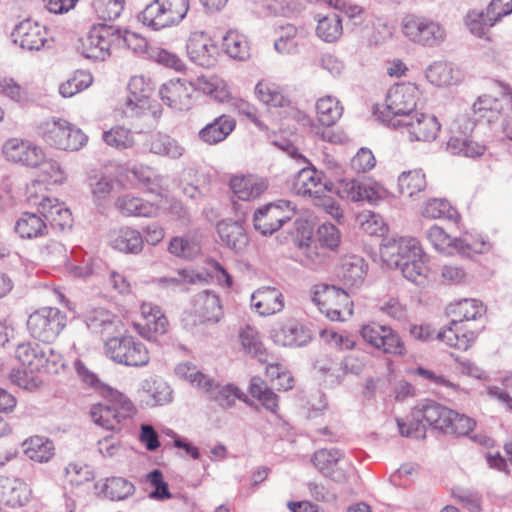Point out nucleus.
Listing matches in <instances>:
<instances>
[{"label": "nucleus", "mask_w": 512, "mask_h": 512, "mask_svg": "<svg viewBox=\"0 0 512 512\" xmlns=\"http://www.w3.org/2000/svg\"><path fill=\"white\" fill-rule=\"evenodd\" d=\"M294 228L289 257L301 266L317 270L327 263L330 252L338 251L341 233L334 224H321L314 235L310 223L299 218Z\"/></svg>", "instance_id": "f257e3e1"}, {"label": "nucleus", "mask_w": 512, "mask_h": 512, "mask_svg": "<svg viewBox=\"0 0 512 512\" xmlns=\"http://www.w3.org/2000/svg\"><path fill=\"white\" fill-rule=\"evenodd\" d=\"M3 154L8 161L20 163L27 167H39L42 175L31 182L27 189L50 190L48 185L59 184L64 180L58 162L47 160L41 147L28 141L10 139L3 145Z\"/></svg>", "instance_id": "f03ea898"}, {"label": "nucleus", "mask_w": 512, "mask_h": 512, "mask_svg": "<svg viewBox=\"0 0 512 512\" xmlns=\"http://www.w3.org/2000/svg\"><path fill=\"white\" fill-rule=\"evenodd\" d=\"M451 409L440 403L426 399L414 408L407 418H397V426L402 436L424 439L427 427L444 433V424L450 419Z\"/></svg>", "instance_id": "7ed1b4c3"}, {"label": "nucleus", "mask_w": 512, "mask_h": 512, "mask_svg": "<svg viewBox=\"0 0 512 512\" xmlns=\"http://www.w3.org/2000/svg\"><path fill=\"white\" fill-rule=\"evenodd\" d=\"M15 357L25 373L58 374L65 367L63 356L50 344L26 342L16 347Z\"/></svg>", "instance_id": "20e7f679"}, {"label": "nucleus", "mask_w": 512, "mask_h": 512, "mask_svg": "<svg viewBox=\"0 0 512 512\" xmlns=\"http://www.w3.org/2000/svg\"><path fill=\"white\" fill-rule=\"evenodd\" d=\"M420 92L414 83H401L392 86L386 95L385 106L375 111L378 118L393 128L394 122L410 119L415 113Z\"/></svg>", "instance_id": "39448f33"}, {"label": "nucleus", "mask_w": 512, "mask_h": 512, "mask_svg": "<svg viewBox=\"0 0 512 512\" xmlns=\"http://www.w3.org/2000/svg\"><path fill=\"white\" fill-rule=\"evenodd\" d=\"M37 133L45 143L60 150L77 151L88 141L87 135L80 128L61 118L41 123Z\"/></svg>", "instance_id": "423d86ee"}, {"label": "nucleus", "mask_w": 512, "mask_h": 512, "mask_svg": "<svg viewBox=\"0 0 512 512\" xmlns=\"http://www.w3.org/2000/svg\"><path fill=\"white\" fill-rule=\"evenodd\" d=\"M189 0H153L138 15V20L152 30L179 24L187 15Z\"/></svg>", "instance_id": "0eeeda50"}, {"label": "nucleus", "mask_w": 512, "mask_h": 512, "mask_svg": "<svg viewBox=\"0 0 512 512\" xmlns=\"http://www.w3.org/2000/svg\"><path fill=\"white\" fill-rule=\"evenodd\" d=\"M105 352L115 363L130 367H144L150 361L147 347L131 335L108 339L105 343Z\"/></svg>", "instance_id": "6e6552de"}, {"label": "nucleus", "mask_w": 512, "mask_h": 512, "mask_svg": "<svg viewBox=\"0 0 512 512\" xmlns=\"http://www.w3.org/2000/svg\"><path fill=\"white\" fill-rule=\"evenodd\" d=\"M114 32L117 26L108 23L93 24L88 33L79 39L78 52L92 61H105L111 55L114 47Z\"/></svg>", "instance_id": "1a4fd4ad"}, {"label": "nucleus", "mask_w": 512, "mask_h": 512, "mask_svg": "<svg viewBox=\"0 0 512 512\" xmlns=\"http://www.w3.org/2000/svg\"><path fill=\"white\" fill-rule=\"evenodd\" d=\"M66 314L56 307H43L28 317L27 329L40 342L50 344L66 326Z\"/></svg>", "instance_id": "9d476101"}, {"label": "nucleus", "mask_w": 512, "mask_h": 512, "mask_svg": "<svg viewBox=\"0 0 512 512\" xmlns=\"http://www.w3.org/2000/svg\"><path fill=\"white\" fill-rule=\"evenodd\" d=\"M297 213V206L289 200H277L258 208L254 212L253 226L262 235H272Z\"/></svg>", "instance_id": "9b49d317"}, {"label": "nucleus", "mask_w": 512, "mask_h": 512, "mask_svg": "<svg viewBox=\"0 0 512 512\" xmlns=\"http://www.w3.org/2000/svg\"><path fill=\"white\" fill-rule=\"evenodd\" d=\"M129 96L125 102L124 113L127 117H148L153 121L161 116V109L157 105H152L150 96L152 87L146 82L143 76H134L128 83Z\"/></svg>", "instance_id": "f8f14e48"}, {"label": "nucleus", "mask_w": 512, "mask_h": 512, "mask_svg": "<svg viewBox=\"0 0 512 512\" xmlns=\"http://www.w3.org/2000/svg\"><path fill=\"white\" fill-rule=\"evenodd\" d=\"M402 30L411 41L423 46L434 47L445 39V29L437 22L415 15H407Z\"/></svg>", "instance_id": "ddd939ff"}, {"label": "nucleus", "mask_w": 512, "mask_h": 512, "mask_svg": "<svg viewBox=\"0 0 512 512\" xmlns=\"http://www.w3.org/2000/svg\"><path fill=\"white\" fill-rule=\"evenodd\" d=\"M422 248L415 238L403 236H386L381 240L380 255L390 268L402 264L405 260L420 255Z\"/></svg>", "instance_id": "4468645a"}, {"label": "nucleus", "mask_w": 512, "mask_h": 512, "mask_svg": "<svg viewBox=\"0 0 512 512\" xmlns=\"http://www.w3.org/2000/svg\"><path fill=\"white\" fill-rule=\"evenodd\" d=\"M360 334L365 342L386 354L403 356L406 353L404 342L391 327L371 323L361 328Z\"/></svg>", "instance_id": "2eb2a0df"}, {"label": "nucleus", "mask_w": 512, "mask_h": 512, "mask_svg": "<svg viewBox=\"0 0 512 512\" xmlns=\"http://www.w3.org/2000/svg\"><path fill=\"white\" fill-rule=\"evenodd\" d=\"M342 458L343 453L339 449H319L313 454L311 461L325 477L337 483H344L353 468Z\"/></svg>", "instance_id": "dca6fc26"}, {"label": "nucleus", "mask_w": 512, "mask_h": 512, "mask_svg": "<svg viewBox=\"0 0 512 512\" xmlns=\"http://www.w3.org/2000/svg\"><path fill=\"white\" fill-rule=\"evenodd\" d=\"M195 88L185 79H171L163 83L159 89L161 100L170 108L178 111H187L193 105L192 95Z\"/></svg>", "instance_id": "f3484780"}, {"label": "nucleus", "mask_w": 512, "mask_h": 512, "mask_svg": "<svg viewBox=\"0 0 512 512\" xmlns=\"http://www.w3.org/2000/svg\"><path fill=\"white\" fill-rule=\"evenodd\" d=\"M39 199V194H33L29 201H33L38 205V213L41 214L45 222L50 223L51 226L64 230L72 227V214L70 209L64 202H60L57 198L44 196Z\"/></svg>", "instance_id": "a211bd4d"}, {"label": "nucleus", "mask_w": 512, "mask_h": 512, "mask_svg": "<svg viewBox=\"0 0 512 512\" xmlns=\"http://www.w3.org/2000/svg\"><path fill=\"white\" fill-rule=\"evenodd\" d=\"M402 127L407 128L411 141H432L436 139L441 125L434 115L415 112L410 119L393 123L394 129Z\"/></svg>", "instance_id": "6ab92c4d"}, {"label": "nucleus", "mask_w": 512, "mask_h": 512, "mask_svg": "<svg viewBox=\"0 0 512 512\" xmlns=\"http://www.w3.org/2000/svg\"><path fill=\"white\" fill-rule=\"evenodd\" d=\"M189 59L204 68H210L217 62V46L213 40L202 31L190 34L186 44Z\"/></svg>", "instance_id": "aec40b11"}, {"label": "nucleus", "mask_w": 512, "mask_h": 512, "mask_svg": "<svg viewBox=\"0 0 512 512\" xmlns=\"http://www.w3.org/2000/svg\"><path fill=\"white\" fill-rule=\"evenodd\" d=\"M11 37L13 42L22 49L38 51L44 47L47 41V29L38 22L25 19L15 25Z\"/></svg>", "instance_id": "412c9836"}, {"label": "nucleus", "mask_w": 512, "mask_h": 512, "mask_svg": "<svg viewBox=\"0 0 512 512\" xmlns=\"http://www.w3.org/2000/svg\"><path fill=\"white\" fill-rule=\"evenodd\" d=\"M426 236L436 249H443L445 245L452 246L459 254L469 258L473 254L483 253L486 246L484 241L472 244L466 237L451 239L444 229L437 225L431 226L427 230Z\"/></svg>", "instance_id": "4be33fe9"}, {"label": "nucleus", "mask_w": 512, "mask_h": 512, "mask_svg": "<svg viewBox=\"0 0 512 512\" xmlns=\"http://www.w3.org/2000/svg\"><path fill=\"white\" fill-rule=\"evenodd\" d=\"M271 337L277 345L302 347L312 340L313 334L303 323L290 319L273 329Z\"/></svg>", "instance_id": "5701e85b"}, {"label": "nucleus", "mask_w": 512, "mask_h": 512, "mask_svg": "<svg viewBox=\"0 0 512 512\" xmlns=\"http://www.w3.org/2000/svg\"><path fill=\"white\" fill-rule=\"evenodd\" d=\"M216 230L222 245L226 248L237 254L243 253L247 248L249 238L241 221L221 220L217 223Z\"/></svg>", "instance_id": "b1692460"}, {"label": "nucleus", "mask_w": 512, "mask_h": 512, "mask_svg": "<svg viewBox=\"0 0 512 512\" xmlns=\"http://www.w3.org/2000/svg\"><path fill=\"white\" fill-rule=\"evenodd\" d=\"M251 308L260 316L278 313L284 308L283 294L275 287H260L251 294Z\"/></svg>", "instance_id": "393cba45"}, {"label": "nucleus", "mask_w": 512, "mask_h": 512, "mask_svg": "<svg viewBox=\"0 0 512 512\" xmlns=\"http://www.w3.org/2000/svg\"><path fill=\"white\" fill-rule=\"evenodd\" d=\"M235 127V119L229 115L222 114L199 130L198 139L207 145H216L223 142L233 132Z\"/></svg>", "instance_id": "a878e982"}, {"label": "nucleus", "mask_w": 512, "mask_h": 512, "mask_svg": "<svg viewBox=\"0 0 512 512\" xmlns=\"http://www.w3.org/2000/svg\"><path fill=\"white\" fill-rule=\"evenodd\" d=\"M477 337V333L464 324L460 325L459 320H451L449 326L440 330L437 338L448 346L459 350H467Z\"/></svg>", "instance_id": "bb28decb"}, {"label": "nucleus", "mask_w": 512, "mask_h": 512, "mask_svg": "<svg viewBox=\"0 0 512 512\" xmlns=\"http://www.w3.org/2000/svg\"><path fill=\"white\" fill-rule=\"evenodd\" d=\"M31 495L28 485L18 478L0 477V501L10 507L24 506Z\"/></svg>", "instance_id": "cd10ccee"}, {"label": "nucleus", "mask_w": 512, "mask_h": 512, "mask_svg": "<svg viewBox=\"0 0 512 512\" xmlns=\"http://www.w3.org/2000/svg\"><path fill=\"white\" fill-rule=\"evenodd\" d=\"M85 183L91 192H119L127 189V175L106 174L101 170H90L87 173Z\"/></svg>", "instance_id": "c85d7f7f"}, {"label": "nucleus", "mask_w": 512, "mask_h": 512, "mask_svg": "<svg viewBox=\"0 0 512 512\" xmlns=\"http://www.w3.org/2000/svg\"><path fill=\"white\" fill-rule=\"evenodd\" d=\"M211 388L203 387L202 391L209 395V398L218 403L224 409L231 408L235 405L237 399L245 402L249 406H254V402L234 384L220 385L210 378Z\"/></svg>", "instance_id": "c756f323"}, {"label": "nucleus", "mask_w": 512, "mask_h": 512, "mask_svg": "<svg viewBox=\"0 0 512 512\" xmlns=\"http://www.w3.org/2000/svg\"><path fill=\"white\" fill-rule=\"evenodd\" d=\"M194 310L203 321L219 322L224 315L219 296L210 290L195 295Z\"/></svg>", "instance_id": "7c9ffc66"}, {"label": "nucleus", "mask_w": 512, "mask_h": 512, "mask_svg": "<svg viewBox=\"0 0 512 512\" xmlns=\"http://www.w3.org/2000/svg\"><path fill=\"white\" fill-rule=\"evenodd\" d=\"M311 300L318 307L320 312H324V308L332 304L346 305L349 300V295L340 287L320 283L313 287Z\"/></svg>", "instance_id": "2f4dec72"}, {"label": "nucleus", "mask_w": 512, "mask_h": 512, "mask_svg": "<svg viewBox=\"0 0 512 512\" xmlns=\"http://www.w3.org/2000/svg\"><path fill=\"white\" fill-rule=\"evenodd\" d=\"M15 232L22 239H35L48 233L47 224L37 212H23L15 223Z\"/></svg>", "instance_id": "473e14b6"}, {"label": "nucleus", "mask_w": 512, "mask_h": 512, "mask_svg": "<svg viewBox=\"0 0 512 512\" xmlns=\"http://www.w3.org/2000/svg\"><path fill=\"white\" fill-rule=\"evenodd\" d=\"M368 265L363 257L350 255L342 260L338 276L345 285L350 287L358 286L367 274Z\"/></svg>", "instance_id": "72a5a7b5"}, {"label": "nucleus", "mask_w": 512, "mask_h": 512, "mask_svg": "<svg viewBox=\"0 0 512 512\" xmlns=\"http://www.w3.org/2000/svg\"><path fill=\"white\" fill-rule=\"evenodd\" d=\"M112 247L125 254H139L144 247V237L136 229L122 227L112 240Z\"/></svg>", "instance_id": "f704fd0d"}, {"label": "nucleus", "mask_w": 512, "mask_h": 512, "mask_svg": "<svg viewBox=\"0 0 512 512\" xmlns=\"http://www.w3.org/2000/svg\"><path fill=\"white\" fill-rule=\"evenodd\" d=\"M143 392L146 394V405L151 407L168 404L173 399V390L160 378L146 380L143 383Z\"/></svg>", "instance_id": "c9c22d12"}, {"label": "nucleus", "mask_w": 512, "mask_h": 512, "mask_svg": "<svg viewBox=\"0 0 512 512\" xmlns=\"http://www.w3.org/2000/svg\"><path fill=\"white\" fill-rule=\"evenodd\" d=\"M239 340L242 349L251 357L256 358L259 362H267V351L263 346L258 331L247 325L239 332Z\"/></svg>", "instance_id": "e433bc0d"}, {"label": "nucleus", "mask_w": 512, "mask_h": 512, "mask_svg": "<svg viewBox=\"0 0 512 512\" xmlns=\"http://www.w3.org/2000/svg\"><path fill=\"white\" fill-rule=\"evenodd\" d=\"M25 455L36 462H48L53 456L54 445L51 440L42 436H33L23 442Z\"/></svg>", "instance_id": "4c0bfd02"}, {"label": "nucleus", "mask_w": 512, "mask_h": 512, "mask_svg": "<svg viewBox=\"0 0 512 512\" xmlns=\"http://www.w3.org/2000/svg\"><path fill=\"white\" fill-rule=\"evenodd\" d=\"M231 192H266L268 180L257 174H234L229 179Z\"/></svg>", "instance_id": "58836bf2"}, {"label": "nucleus", "mask_w": 512, "mask_h": 512, "mask_svg": "<svg viewBox=\"0 0 512 512\" xmlns=\"http://www.w3.org/2000/svg\"><path fill=\"white\" fill-rule=\"evenodd\" d=\"M422 215L428 219H447L457 222L460 215L445 198L429 199L422 208Z\"/></svg>", "instance_id": "ea45409f"}, {"label": "nucleus", "mask_w": 512, "mask_h": 512, "mask_svg": "<svg viewBox=\"0 0 512 512\" xmlns=\"http://www.w3.org/2000/svg\"><path fill=\"white\" fill-rule=\"evenodd\" d=\"M223 48L229 57L245 61L250 57V47L246 37L236 30H229L223 36Z\"/></svg>", "instance_id": "a19ab883"}, {"label": "nucleus", "mask_w": 512, "mask_h": 512, "mask_svg": "<svg viewBox=\"0 0 512 512\" xmlns=\"http://www.w3.org/2000/svg\"><path fill=\"white\" fill-rule=\"evenodd\" d=\"M402 272V275L409 281L421 285L424 283L428 273V267L426 265V255L421 250L420 255L415 258L405 260L399 266L394 267Z\"/></svg>", "instance_id": "79ce46f5"}, {"label": "nucleus", "mask_w": 512, "mask_h": 512, "mask_svg": "<svg viewBox=\"0 0 512 512\" xmlns=\"http://www.w3.org/2000/svg\"><path fill=\"white\" fill-rule=\"evenodd\" d=\"M91 417L97 425L107 430L118 429L119 425L123 422L122 418L118 417V411L111 402L93 405L91 408Z\"/></svg>", "instance_id": "37998d69"}, {"label": "nucleus", "mask_w": 512, "mask_h": 512, "mask_svg": "<svg viewBox=\"0 0 512 512\" xmlns=\"http://www.w3.org/2000/svg\"><path fill=\"white\" fill-rule=\"evenodd\" d=\"M116 204L120 211L128 216L150 217L155 211L152 204L133 194H123L117 199Z\"/></svg>", "instance_id": "c03bdc74"}, {"label": "nucleus", "mask_w": 512, "mask_h": 512, "mask_svg": "<svg viewBox=\"0 0 512 512\" xmlns=\"http://www.w3.org/2000/svg\"><path fill=\"white\" fill-rule=\"evenodd\" d=\"M503 110L501 101L490 95L479 96L473 104V112L478 116L477 120L486 119L488 124L495 122Z\"/></svg>", "instance_id": "a18cd8bd"}, {"label": "nucleus", "mask_w": 512, "mask_h": 512, "mask_svg": "<svg viewBox=\"0 0 512 512\" xmlns=\"http://www.w3.org/2000/svg\"><path fill=\"white\" fill-rule=\"evenodd\" d=\"M343 33L342 19L336 13H331L318 20L316 34L327 43L337 41Z\"/></svg>", "instance_id": "49530a36"}, {"label": "nucleus", "mask_w": 512, "mask_h": 512, "mask_svg": "<svg viewBox=\"0 0 512 512\" xmlns=\"http://www.w3.org/2000/svg\"><path fill=\"white\" fill-rule=\"evenodd\" d=\"M449 313H453L457 318L452 320H459L460 325L464 322L475 321L481 318L485 313L482 303L476 299H464L457 304L450 306Z\"/></svg>", "instance_id": "de8ad7c7"}, {"label": "nucleus", "mask_w": 512, "mask_h": 512, "mask_svg": "<svg viewBox=\"0 0 512 512\" xmlns=\"http://www.w3.org/2000/svg\"><path fill=\"white\" fill-rule=\"evenodd\" d=\"M343 108L339 101L331 96L320 98L316 102V112L321 125L330 127L341 117Z\"/></svg>", "instance_id": "09e8293b"}, {"label": "nucleus", "mask_w": 512, "mask_h": 512, "mask_svg": "<svg viewBox=\"0 0 512 512\" xmlns=\"http://www.w3.org/2000/svg\"><path fill=\"white\" fill-rule=\"evenodd\" d=\"M454 73L451 63L437 61L428 67L426 77L436 86H448L456 84L459 79Z\"/></svg>", "instance_id": "8fccbe9b"}, {"label": "nucleus", "mask_w": 512, "mask_h": 512, "mask_svg": "<svg viewBox=\"0 0 512 512\" xmlns=\"http://www.w3.org/2000/svg\"><path fill=\"white\" fill-rule=\"evenodd\" d=\"M150 152L158 155L179 158L183 154V147L168 135L157 133L151 136L149 143Z\"/></svg>", "instance_id": "3c124183"}, {"label": "nucleus", "mask_w": 512, "mask_h": 512, "mask_svg": "<svg viewBox=\"0 0 512 512\" xmlns=\"http://www.w3.org/2000/svg\"><path fill=\"white\" fill-rule=\"evenodd\" d=\"M338 182L343 185V192H388L380 182L364 174H360L356 178L344 177Z\"/></svg>", "instance_id": "603ef678"}, {"label": "nucleus", "mask_w": 512, "mask_h": 512, "mask_svg": "<svg viewBox=\"0 0 512 512\" xmlns=\"http://www.w3.org/2000/svg\"><path fill=\"white\" fill-rule=\"evenodd\" d=\"M451 414L444 424V433L456 436H469V433L475 428L476 421L457 411L451 409Z\"/></svg>", "instance_id": "864d4df0"}, {"label": "nucleus", "mask_w": 512, "mask_h": 512, "mask_svg": "<svg viewBox=\"0 0 512 512\" xmlns=\"http://www.w3.org/2000/svg\"><path fill=\"white\" fill-rule=\"evenodd\" d=\"M135 491L133 483L122 477L108 478L102 492L111 500H124Z\"/></svg>", "instance_id": "5fc2aeb1"}, {"label": "nucleus", "mask_w": 512, "mask_h": 512, "mask_svg": "<svg viewBox=\"0 0 512 512\" xmlns=\"http://www.w3.org/2000/svg\"><path fill=\"white\" fill-rule=\"evenodd\" d=\"M114 47L127 48L133 52H143L146 49L147 42L145 38L128 29H121L117 26V32H114Z\"/></svg>", "instance_id": "6e6d98bb"}, {"label": "nucleus", "mask_w": 512, "mask_h": 512, "mask_svg": "<svg viewBox=\"0 0 512 512\" xmlns=\"http://www.w3.org/2000/svg\"><path fill=\"white\" fill-rule=\"evenodd\" d=\"M102 139L107 145L119 150L127 149L134 145L132 132L119 125L103 132Z\"/></svg>", "instance_id": "4d7b16f0"}, {"label": "nucleus", "mask_w": 512, "mask_h": 512, "mask_svg": "<svg viewBox=\"0 0 512 512\" xmlns=\"http://www.w3.org/2000/svg\"><path fill=\"white\" fill-rule=\"evenodd\" d=\"M400 192H424L427 187L426 177L422 170L404 171L398 177Z\"/></svg>", "instance_id": "13d9d810"}, {"label": "nucleus", "mask_w": 512, "mask_h": 512, "mask_svg": "<svg viewBox=\"0 0 512 512\" xmlns=\"http://www.w3.org/2000/svg\"><path fill=\"white\" fill-rule=\"evenodd\" d=\"M356 222L360 230L370 236H382L386 230L385 225L379 215L372 211H365L360 213Z\"/></svg>", "instance_id": "bf43d9fd"}, {"label": "nucleus", "mask_w": 512, "mask_h": 512, "mask_svg": "<svg viewBox=\"0 0 512 512\" xmlns=\"http://www.w3.org/2000/svg\"><path fill=\"white\" fill-rule=\"evenodd\" d=\"M92 83V76L89 73L78 71L74 77L62 83L59 87V93L69 98L88 88Z\"/></svg>", "instance_id": "052dcab7"}, {"label": "nucleus", "mask_w": 512, "mask_h": 512, "mask_svg": "<svg viewBox=\"0 0 512 512\" xmlns=\"http://www.w3.org/2000/svg\"><path fill=\"white\" fill-rule=\"evenodd\" d=\"M124 0H96L94 6L101 23L114 21L124 9Z\"/></svg>", "instance_id": "680f3d73"}, {"label": "nucleus", "mask_w": 512, "mask_h": 512, "mask_svg": "<svg viewBox=\"0 0 512 512\" xmlns=\"http://www.w3.org/2000/svg\"><path fill=\"white\" fill-rule=\"evenodd\" d=\"M146 481L153 487L148 496L151 499L164 501L172 498L167 482L164 481L163 473L154 469L146 475Z\"/></svg>", "instance_id": "e2e57ef3"}, {"label": "nucleus", "mask_w": 512, "mask_h": 512, "mask_svg": "<svg viewBox=\"0 0 512 512\" xmlns=\"http://www.w3.org/2000/svg\"><path fill=\"white\" fill-rule=\"evenodd\" d=\"M142 314L147 320V326L150 331L156 334H164L167 330L168 320L162 313L160 307L152 305H143Z\"/></svg>", "instance_id": "0e129e2a"}, {"label": "nucleus", "mask_w": 512, "mask_h": 512, "mask_svg": "<svg viewBox=\"0 0 512 512\" xmlns=\"http://www.w3.org/2000/svg\"><path fill=\"white\" fill-rule=\"evenodd\" d=\"M175 371L177 375L184 377L193 386L201 390L203 387H206L207 389L211 388L210 377L203 374L201 371L196 370V368L189 363L179 364Z\"/></svg>", "instance_id": "69168bd1"}, {"label": "nucleus", "mask_w": 512, "mask_h": 512, "mask_svg": "<svg viewBox=\"0 0 512 512\" xmlns=\"http://www.w3.org/2000/svg\"><path fill=\"white\" fill-rule=\"evenodd\" d=\"M466 25L470 32L479 38L486 37V30L495 24H491L488 20V13L481 12H470L467 15Z\"/></svg>", "instance_id": "338daca9"}, {"label": "nucleus", "mask_w": 512, "mask_h": 512, "mask_svg": "<svg viewBox=\"0 0 512 512\" xmlns=\"http://www.w3.org/2000/svg\"><path fill=\"white\" fill-rule=\"evenodd\" d=\"M85 323L90 331L99 333L112 325L111 315L103 309L94 310L85 316Z\"/></svg>", "instance_id": "774afa93"}]
</instances>
